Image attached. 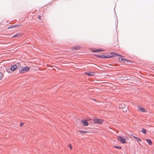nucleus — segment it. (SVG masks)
<instances>
[{"label":"nucleus","mask_w":154,"mask_h":154,"mask_svg":"<svg viewBox=\"0 0 154 154\" xmlns=\"http://www.w3.org/2000/svg\"><path fill=\"white\" fill-rule=\"evenodd\" d=\"M110 54L111 55L110 56L108 55L107 56H106L103 55L101 56H99L98 57L101 58H107L115 57L116 56H122L121 55H118L117 54H115L113 52H111L110 53Z\"/></svg>","instance_id":"1"},{"label":"nucleus","mask_w":154,"mask_h":154,"mask_svg":"<svg viewBox=\"0 0 154 154\" xmlns=\"http://www.w3.org/2000/svg\"><path fill=\"white\" fill-rule=\"evenodd\" d=\"M30 68L28 66H22L19 70V72L20 73H23L28 72L29 69Z\"/></svg>","instance_id":"2"},{"label":"nucleus","mask_w":154,"mask_h":154,"mask_svg":"<svg viewBox=\"0 0 154 154\" xmlns=\"http://www.w3.org/2000/svg\"><path fill=\"white\" fill-rule=\"evenodd\" d=\"M117 139L118 140L122 143H127L125 139L121 136H118L117 137Z\"/></svg>","instance_id":"3"},{"label":"nucleus","mask_w":154,"mask_h":154,"mask_svg":"<svg viewBox=\"0 0 154 154\" xmlns=\"http://www.w3.org/2000/svg\"><path fill=\"white\" fill-rule=\"evenodd\" d=\"M103 120L99 119L97 118H95L94 119V123H97L99 124H101L103 122Z\"/></svg>","instance_id":"4"},{"label":"nucleus","mask_w":154,"mask_h":154,"mask_svg":"<svg viewBox=\"0 0 154 154\" xmlns=\"http://www.w3.org/2000/svg\"><path fill=\"white\" fill-rule=\"evenodd\" d=\"M84 74L88 76H92L94 75V72H86Z\"/></svg>","instance_id":"5"},{"label":"nucleus","mask_w":154,"mask_h":154,"mask_svg":"<svg viewBox=\"0 0 154 154\" xmlns=\"http://www.w3.org/2000/svg\"><path fill=\"white\" fill-rule=\"evenodd\" d=\"M17 66L16 64H14L11 66L10 69L11 71H14L17 68Z\"/></svg>","instance_id":"6"},{"label":"nucleus","mask_w":154,"mask_h":154,"mask_svg":"<svg viewBox=\"0 0 154 154\" xmlns=\"http://www.w3.org/2000/svg\"><path fill=\"white\" fill-rule=\"evenodd\" d=\"M81 122L82 123V125L84 126H87L88 124L86 120H83L81 121Z\"/></svg>","instance_id":"7"},{"label":"nucleus","mask_w":154,"mask_h":154,"mask_svg":"<svg viewBox=\"0 0 154 154\" xmlns=\"http://www.w3.org/2000/svg\"><path fill=\"white\" fill-rule=\"evenodd\" d=\"M119 60L120 61H124V62H125V61H126L127 62H130V61L128 60H125V59L124 58H121V57H119Z\"/></svg>","instance_id":"8"},{"label":"nucleus","mask_w":154,"mask_h":154,"mask_svg":"<svg viewBox=\"0 0 154 154\" xmlns=\"http://www.w3.org/2000/svg\"><path fill=\"white\" fill-rule=\"evenodd\" d=\"M126 108V106L125 104L123 103L121 104L119 106V108L120 109H124Z\"/></svg>","instance_id":"9"},{"label":"nucleus","mask_w":154,"mask_h":154,"mask_svg":"<svg viewBox=\"0 0 154 154\" xmlns=\"http://www.w3.org/2000/svg\"><path fill=\"white\" fill-rule=\"evenodd\" d=\"M80 48L81 47L77 45L72 48V50H77L80 49Z\"/></svg>","instance_id":"10"},{"label":"nucleus","mask_w":154,"mask_h":154,"mask_svg":"<svg viewBox=\"0 0 154 154\" xmlns=\"http://www.w3.org/2000/svg\"><path fill=\"white\" fill-rule=\"evenodd\" d=\"M138 107L139 108V110L142 112H144L147 111L145 110L144 109L143 107H140L139 106H138Z\"/></svg>","instance_id":"11"},{"label":"nucleus","mask_w":154,"mask_h":154,"mask_svg":"<svg viewBox=\"0 0 154 154\" xmlns=\"http://www.w3.org/2000/svg\"><path fill=\"white\" fill-rule=\"evenodd\" d=\"M104 50L102 49H97V50H94L92 51L94 52H98L99 51H104Z\"/></svg>","instance_id":"12"},{"label":"nucleus","mask_w":154,"mask_h":154,"mask_svg":"<svg viewBox=\"0 0 154 154\" xmlns=\"http://www.w3.org/2000/svg\"><path fill=\"white\" fill-rule=\"evenodd\" d=\"M22 36L21 34L20 33H17L15 35H13L12 37H20Z\"/></svg>","instance_id":"13"},{"label":"nucleus","mask_w":154,"mask_h":154,"mask_svg":"<svg viewBox=\"0 0 154 154\" xmlns=\"http://www.w3.org/2000/svg\"><path fill=\"white\" fill-rule=\"evenodd\" d=\"M131 135L135 139V140H136V141H137V142H140L141 141V139H140V138H139L137 137H136L135 136H134V135Z\"/></svg>","instance_id":"14"},{"label":"nucleus","mask_w":154,"mask_h":154,"mask_svg":"<svg viewBox=\"0 0 154 154\" xmlns=\"http://www.w3.org/2000/svg\"><path fill=\"white\" fill-rule=\"evenodd\" d=\"M20 25H12L10 26L8 28V29H11L14 27H17L19 26Z\"/></svg>","instance_id":"15"},{"label":"nucleus","mask_w":154,"mask_h":154,"mask_svg":"<svg viewBox=\"0 0 154 154\" xmlns=\"http://www.w3.org/2000/svg\"><path fill=\"white\" fill-rule=\"evenodd\" d=\"M146 140L149 145H151L152 144V142L150 139H147Z\"/></svg>","instance_id":"16"},{"label":"nucleus","mask_w":154,"mask_h":154,"mask_svg":"<svg viewBox=\"0 0 154 154\" xmlns=\"http://www.w3.org/2000/svg\"><path fill=\"white\" fill-rule=\"evenodd\" d=\"M141 132L145 134H146V130L144 128H142Z\"/></svg>","instance_id":"17"},{"label":"nucleus","mask_w":154,"mask_h":154,"mask_svg":"<svg viewBox=\"0 0 154 154\" xmlns=\"http://www.w3.org/2000/svg\"><path fill=\"white\" fill-rule=\"evenodd\" d=\"M2 76L3 75L2 73L1 72H0V80L2 79Z\"/></svg>","instance_id":"18"},{"label":"nucleus","mask_w":154,"mask_h":154,"mask_svg":"<svg viewBox=\"0 0 154 154\" xmlns=\"http://www.w3.org/2000/svg\"><path fill=\"white\" fill-rule=\"evenodd\" d=\"M69 146L70 149L71 150H72V145L70 144H69Z\"/></svg>","instance_id":"19"},{"label":"nucleus","mask_w":154,"mask_h":154,"mask_svg":"<svg viewBox=\"0 0 154 154\" xmlns=\"http://www.w3.org/2000/svg\"><path fill=\"white\" fill-rule=\"evenodd\" d=\"M80 132V133H88V132H87V131H79Z\"/></svg>","instance_id":"20"},{"label":"nucleus","mask_w":154,"mask_h":154,"mask_svg":"<svg viewBox=\"0 0 154 154\" xmlns=\"http://www.w3.org/2000/svg\"><path fill=\"white\" fill-rule=\"evenodd\" d=\"M114 147L115 148H117V149H121V146H114Z\"/></svg>","instance_id":"21"},{"label":"nucleus","mask_w":154,"mask_h":154,"mask_svg":"<svg viewBox=\"0 0 154 154\" xmlns=\"http://www.w3.org/2000/svg\"><path fill=\"white\" fill-rule=\"evenodd\" d=\"M23 124H24V123H22V122H21L20 124V126H21V127H22V126L23 125Z\"/></svg>","instance_id":"22"},{"label":"nucleus","mask_w":154,"mask_h":154,"mask_svg":"<svg viewBox=\"0 0 154 154\" xmlns=\"http://www.w3.org/2000/svg\"><path fill=\"white\" fill-rule=\"evenodd\" d=\"M38 18L40 20H41V17L40 15H38Z\"/></svg>","instance_id":"23"},{"label":"nucleus","mask_w":154,"mask_h":154,"mask_svg":"<svg viewBox=\"0 0 154 154\" xmlns=\"http://www.w3.org/2000/svg\"><path fill=\"white\" fill-rule=\"evenodd\" d=\"M126 112V110L125 111L124 110L123 111L124 112Z\"/></svg>","instance_id":"24"},{"label":"nucleus","mask_w":154,"mask_h":154,"mask_svg":"<svg viewBox=\"0 0 154 154\" xmlns=\"http://www.w3.org/2000/svg\"><path fill=\"white\" fill-rule=\"evenodd\" d=\"M17 64L19 65V63H17Z\"/></svg>","instance_id":"25"}]
</instances>
